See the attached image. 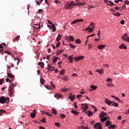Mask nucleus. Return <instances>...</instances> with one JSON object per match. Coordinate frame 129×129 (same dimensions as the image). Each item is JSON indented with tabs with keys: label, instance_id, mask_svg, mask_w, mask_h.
<instances>
[{
	"label": "nucleus",
	"instance_id": "nucleus-36",
	"mask_svg": "<svg viewBox=\"0 0 129 129\" xmlns=\"http://www.w3.org/2000/svg\"><path fill=\"white\" fill-rule=\"evenodd\" d=\"M66 71L65 70H62L61 71H59L60 74H61V75H63L65 74Z\"/></svg>",
	"mask_w": 129,
	"mask_h": 129
},
{
	"label": "nucleus",
	"instance_id": "nucleus-37",
	"mask_svg": "<svg viewBox=\"0 0 129 129\" xmlns=\"http://www.w3.org/2000/svg\"><path fill=\"white\" fill-rule=\"evenodd\" d=\"M40 82H41V84H44V83H45V80H44V79L43 78H40Z\"/></svg>",
	"mask_w": 129,
	"mask_h": 129
},
{
	"label": "nucleus",
	"instance_id": "nucleus-3",
	"mask_svg": "<svg viewBox=\"0 0 129 129\" xmlns=\"http://www.w3.org/2000/svg\"><path fill=\"white\" fill-rule=\"evenodd\" d=\"M10 102V98L2 96L0 97V103L2 104L4 103H9Z\"/></svg>",
	"mask_w": 129,
	"mask_h": 129
},
{
	"label": "nucleus",
	"instance_id": "nucleus-63",
	"mask_svg": "<svg viewBox=\"0 0 129 129\" xmlns=\"http://www.w3.org/2000/svg\"><path fill=\"white\" fill-rule=\"evenodd\" d=\"M125 5H129V1L126 0L124 1Z\"/></svg>",
	"mask_w": 129,
	"mask_h": 129
},
{
	"label": "nucleus",
	"instance_id": "nucleus-19",
	"mask_svg": "<svg viewBox=\"0 0 129 129\" xmlns=\"http://www.w3.org/2000/svg\"><path fill=\"white\" fill-rule=\"evenodd\" d=\"M119 48H120V49H124V50H126L127 49L126 46L123 45V44H122L121 45H120L119 46Z\"/></svg>",
	"mask_w": 129,
	"mask_h": 129
},
{
	"label": "nucleus",
	"instance_id": "nucleus-49",
	"mask_svg": "<svg viewBox=\"0 0 129 129\" xmlns=\"http://www.w3.org/2000/svg\"><path fill=\"white\" fill-rule=\"evenodd\" d=\"M83 19H77V23H80V22H83Z\"/></svg>",
	"mask_w": 129,
	"mask_h": 129
},
{
	"label": "nucleus",
	"instance_id": "nucleus-42",
	"mask_svg": "<svg viewBox=\"0 0 129 129\" xmlns=\"http://www.w3.org/2000/svg\"><path fill=\"white\" fill-rule=\"evenodd\" d=\"M68 60H69V61H73V55H72L70 56H69L68 57Z\"/></svg>",
	"mask_w": 129,
	"mask_h": 129
},
{
	"label": "nucleus",
	"instance_id": "nucleus-25",
	"mask_svg": "<svg viewBox=\"0 0 129 129\" xmlns=\"http://www.w3.org/2000/svg\"><path fill=\"white\" fill-rule=\"evenodd\" d=\"M61 38V34H58L57 37H56V41H57V42L60 41Z\"/></svg>",
	"mask_w": 129,
	"mask_h": 129
},
{
	"label": "nucleus",
	"instance_id": "nucleus-47",
	"mask_svg": "<svg viewBox=\"0 0 129 129\" xmlns=\"http://www.w3.org/2000/svg\"><path fill=\"white\" fill-rule=\"evenodd\" d=\"M112 105H113V106H114L115 107H117L118 106V104H117V103H114L112 104Z\"/></svg>",
	"mask_w": 129,
	"mask_h": 129
},
{
	"label": "nucleus",
	"instance_id": "nucleus-60",
	"mask_svg": "<svg viewBox=\"0 0 129 129\" xmlns=\"http://www.w3.org/2000/svg\"><path fill=\"white\" fill-rule=\"evenodd\" d=\"M81 128L82 129H88V127H85L84 126H81Z\"/></svg>",
	"mask_w": 129,
	"mask_h": 129
},
{
	"label": "nucleus",
	"instance_id": "nucleus-22",
	"mask_svg": "<svg viewBox=\"0 0 129 129\" xmlns=\"http://www.w3.org/2000/svg\"><path fill=\"white\" fill-rule=\"evenodd\" d=\"M90 87L92 89V90H90L91 91H92V90H95V89L97 88V86H94V85H92V86H91Z\"/></svg>",
	"mask_w": 129,
	"mask_h": 129
},
{
	"label": "nucleus",
	"instance_id": "nucleus-55",
	"mask_svg": "<svg viewBox=\"0 0 129 129\" xmlns=\"http://www.w3.org/2000/svg\"><path fill=\"white\" fill-rule=\"evenodd\" d=\"M62 91H63V92H66V91H67V90H68V89H67V88H62Z\"/></svg>",
	"mask_w": 129,
	"mask_h": 129
},
{
	"label": "nucleus",
	"instance_id": "nucleus-38",
	"mask_svg": "<svg viewBox=\"0 0 129 129\" xmlns=\"http://www.w3.org/2000/svg\"><path fill=\"white\" fill-rule=\"evenodd\" d=\"M52 113H53V114H57V110H55V109H52Z\"/></svg>",
	"mask_w": 129,
	"mask_h": 129
},
{
	"label": "nucleus",
	"instance_id": "nucleus-28",
	"mask_svg": "<svg viewBox=\"0 0 129 129\" xmlns=\"http://www.w3.org/2000/svg\"><path fill=\"white\" fill-rule=\"evenodd\" d=\"M30 116L32 118H34V117H36V114L35 113L32 112L30 113Z\"/></svg>",
	"mask_w": 129,
	"mask_h": 129
},
{
	"label": "nucleus",
	"instance_id": "nucleus-56",
	"mask_svg": "<svg viewBox=\"0 0 129 129\" xmlns=\"http://www.w3.org/2000/svg\"><path fill=\"white\" fill-rule=\"evenodd\" d=\"M9 83H12V81H10V79L9 78L6 79V82H9Z\"/></svg>",
	"mask_w": 129,
	"mask_h": 129
},
{
	"label": "nucleus",
	"instance_id": "nucleus-9",
	"mask_svg": "<svg viewBox=\"0 0 129 129\" xmlns=\"http://www.w3.org/2000/svg\"><path fill=\"white\" fill-rule=\"evenodd\" d=\"M104 116H107V114L106 112H104V111H102L100 113V117L102 118L104 117Z\"/></svg>",
	"mask_w": 129,
	"mask_h": 129
},
{
	"label": "nucleus",
	"instance_id": "nucleus-27",
	"mask_svg": "<svg viewBox=\"0 0 129 129\" xmlns=\"http://www.w3.org/2000/svg\"><path fill=\"white\" fill-rule=\"evenodd\" d=\"M105 45H100L98 47V49H99L100 50H102V49H103V48H105Z\"/></svg>",
	"mask_w": 129,
	"mask_h": 129
},
{
	"label": "nucleus",
	"instance_id": "nucleus-12",
	"mask_svg": "<svg viewBox=\"0 0 129 129\" xmlns=\"http://www.w3.org/2000/svg\"><path fill=\"white\" fill-rule=\"evenodd\" d=\"M105 102L108 104V105H110L111 104V103H112L113 102V101H110L108 99L106 98L105 99Z\"/></svg>",
	"mask_w": 129,
	"mask_h": 129
},
{
	"label": "nucleus",
	"instance_id": "nucleus-54",
	"mask_svg": "<svg viewBox=\"0 0 129 129\" xmlns=\"http://www.w3.org/2000/svg\"><path fill=\"white\" fill-rule=\"evenodd\" d=\"M93 8H94V7L92 6L91 5H89L88 6V10H91V9H93Z\"/></svg>",
	"mask_w": 129,
	"mask_h": 129
},
{
	"label": "nucleus",
	"instance_id": "nucleus-51",
	"mask_svg": "<svg viewBox=\"0 0 129 129\" xmlns=\"http://www.w3.org/2000/svg\"><path fill=\"white\" fill-rule=\"evenodd\" d=\"M42 13H43V10L40 9L38 10L37 14H42Z\"/></svg>",
	"mask_w": 129,
	"mask_h": 129
},
{
	"label": "nucleus",
	"instance_id": "nucleus-58",
	"mask_svg": "<svg viewBox=\"0 0 129 129\" xmlns=\"http://www.w3.org/2000/svg\"><path fill=\"white\" fill-rule=\"evenodd\" d=\"M54 3H55V4H59V3H60V1H58V0H55V1H54Z\"/></svg>",
	"mask_w": 129,
	"mask_h": 129
},
{
	"label": "nucleus",
	"instance_id": "nucleus-24",
	"mask_svg": "<svg viewBox=\"0 0 129 129\" xmlns=\"http://www.w3.org/2000/svg\"><path fill=\"white\" fill-rule=\"evenodd\" d=\"M100 120L102 122H104V121L107 120V117H104L103 118H101Z\"/></svg>",
	"mask_w": 129,
	"mask_h": 129
},
{
	"label": "nucleus",
	"instance_id": "nucleus-15",
	"mask_svg": "<svg viewBox=\"0 0 129 129\" xmlns=\"http://www.w3.org/2000/svg\"><path fill=\"white\" fill-rule=\"evenodd\" d=\"M54 97H55V98H57V99H59L61 97H62V96L61 94L56 93L54 95Z\"/></svg>",
	"mask_w": 129,
	"mask_h": 129
},
{
	"label": "nucleus",
	"instance_id": "nucleus-14",
	"mask_svg": "<svg viewBox=\"0 0 129 129\" xmlns=\"http://www.w3.org/2000/svg\"><path fill=\"white\" fill-rule=\"evenodd\" d=\"M3 45L4 46H6V43H3L1 44H0V52H4V46H3Z\"/></svg>",
	"mask_w": 129,
	"mask_h": 129
},
{
	"label": "nucleus",
	"instance_id": "nucleus-13",
	"mask_svg": "<svg viewBox=\"0 0 129 129\" xmlns=\"http://www.w3.org/2000/svg\"><path fill=\"white\" fill-rule=\"evenodd\" d=\"M76 95H72V94L71 95V96H70L68 98L69 99H70V100H71V101H74V99L76 97Z\"/></svg>",
	"mask_w": 129,
	"mask_h": 129
},
{
	"label": "nucleus",
	"instance_id": "nucleus-32",
	"mask_svg": "<svg viewBox=\"0 0 129 129\" xmlns=\"http://www.w3.org/2000/svg\"><path fill=\"white\" fill-rule=\"evenodd\" d=\"M20 35L17 36L15 39H13V42H15V41H19L20 40Z\"/></svg>",
	"mask_w": 129,
	"mask_h": 129
},
{
	"label": "nucleus",
	"instance_id": "nucleus-52",
	"mask_svg": "<svg viewBox=\"0 0 129 129\" xmlns=\"http://www.w3.org/2000/svg\"><path fill=\"white\" fill-rule=\"evenodd\" d=\"M40 121H41V122H43L44 123H46V120L45 119V118H43L40 120Z\"/></svg>",
	"mask_w": 129,
	"mask_h": 129
},
{
	"label": "nucleus",
	"instance_id": "nucleus-53",
	"mask_svg": "<svg viewBox=\"0 0 129 129\" xmlns=\"http://www.w3.org/2000/svg\"><path fill=\"white\" fill-rule=\"evenodd\" d=\"M77 23V19L74 20V21L71 22L72 25H73V24H76Z\"/></svg>",
	"mask_w": 129,
	"mask_h": 129
},
{
	"label": "nucleus",
	"instance_id": "nucleus-17",
	"mask_svg": "<svg viewBox=\"0 0 129 129\" xmlns=\"http://www.w3.org/2000/svg\"><path fill=\"white\" fill-rule=\"evenodd\" d=\"M66 38L68 40H71V41H72L73 42L74 41V37H73V36H66Z\"/></svg>",
	"mask_w": 129,
	"mask_h": 129
},
{
	"label": "nucleus",
	"instance_id": "nucleus-20",
	"mask_svg": "<svg viewBox=\"0 0 129 129\" xmlns=\"http://www.w3.org/2000/svg\"><path fill=\"white\" fill-rule=\"evenodd\" d=\"M40 28H41V27L40 26V25L39 24H36L34 26V30H38V29H40Z\"/></svg>",
	"mask_w": 129,
	"mask_h": 129
},
{
	"label": "nucleus",
	"instance_id": "nucleus-31",
	"mask_svg": "<svg viewBox=\"0 0 129 129\" xmlns=\"http://www.w3.org/2000/svg\"><path fill=\"white\" fill-rule=\"evenodd\" d=\"M76 44H81V40L80 39H77L75 40Z\"/></svg>",
	"mask_w": 129,
	"mask_h": 129
},
{
	"label": "nucleus",
	"instance_id": "nucleus-46",
	"mask_svg": "<svg viewBox=\"0 0 129 129\" xmlns=\"http://www.w3.org/2000/svg\"><path fill=\"white\" fill-rule=\"evenodd\" d=\"M70 47H71V48H72L73 49H74V48H76V46H75V45H74L71 43L70 44Z\"/></svg>",
	"mask_w": 129,
	"mask_h": 129
},
{
	"label": "nucleus",
	"instance_id": "nucleus-45",
	"mask_svg": "<svg viewBox=\"0 0 129 129\" xmlns=\"http://www.w3.org/2000/svg\"><path fill=\"white\" fill-rule=\"evenodd\" d=\"M84 90V89L81 90V92H80V94H85V93H86V91L83 92Z\"/></svg>",
	"mask_w": 129,
	"mask_h": 129
},
{
	"label": "nucleus",
	"instance_id": "nucleus-33",
	"mask_svg": "<svg viewBox=\"0 0 129 129\" xmlns=\"http://www.w3.org/2000/svg\"><path fill=\"white\" fill-rule=\"evenodd\" d=\"M115 127V125L113 124H110L108 127V128L110 129V128H114Z\"/></svg>",
	"mask_w": 129,
	"mask_h": 129
},
{
	"label": "nucleus",
	"instance_id": "nucleus-57",
	"mask_svg": "<svg viewBox=\"0 0 129 129\" xmlns=\"http://www.w3.org/2000/svg\"><path fill=\"white\" fill-rule=\"evenodd\" d=\"M55 125L57 126V127H60V123H55Z\"/></svg>",
	"mask_w": 129,
	"mask_h": 129
},
{
	"label": "nucleus",
	"instance_id": "nucleus-62",
	"mask_svg": "<svg viewBox=\"0 0 129 129\" xmlns=\"http://www.w3.org/2000/svg\"><path fill=\"white\" fill-rule=\"evenodd\" d=\"M82 95H77V98L79 99L80 98V97H82Z\"/></svg>",
	"mask_w": 129,
	"mask_h": 129
},
{
	"label": "nucleus",
	"instance_id": "nucleus-2",
	"mask_svg": "<svg viewBox=\"0 0 129 129\" xmlns=\"http://www.w3.org/2000/svg\"><path fill=\"white\" fill-rule=\"evenodd\" d=\"M74 6H75V2L72 1L70 3L69 2H67L64 5V8L66 10H71Z\"/></svg>",
	"mask_w": 129,
	"mask_h": 129
},
{
	"label": "nucleus",
	"instance_id": "nucleus-21",
	"mask_svg": "<svg viewBox=\"0 0 129 129\" xmlns=\"http://www.w3.org/2000/svg\"><path fill=\"white\" fill-rule=\"evenodd\" d=\"M38 65L40 66L41 68H44V67L45 66V64L44 63V62H39L38 63Z\"/></svg>",
	"mask_w": 129,
	"mask_h": 129
},
{
	"label": "nucleus",
	"instance_id": "nucleus-43",
	"mask_svg": "<svg viewBox=\"0 0 129 129\" xmlns=\"http://www.w3.org/2000/svg\"><path fill=\"white\" fill-rule=\"evenodd\" d=\"M6 112V111L4 110L3 109L0 110V115H2V114H4Z\"/></svg>",
	"mask_w": 129,
	"mask_h": 129
},
{
	"label": "nucleus",
	"instance_id": "nucleus-18",
	"mask_svg": "<svg viewBox=\"0 0 129 129\" xmlns=\"http://www.w3.org/2000/svg\"><path fill=\"white\" fill-rule=\"evenodd\" d=\"M52 26L50 28V29H52V30H53V32H56V26L53 24H51Z\"/></svg>",
	"mask_w": 129,
	"mask_h": 129
},
{
	"label": "nucleus",
	"instance_id": "nucleus-59",
	"mask_svg": "<svg viewBox=\"0 0 129 129\" xmlns=\"http://www.w3.org/2000/svg\"><path fill=\"white\" fill-rule=\"evenodd\" d=\"M63 80H64V81H66V80H67V79H68V77L67 76H66L63 78V79H62Z\"/></svg>",
	"mask_w": 129,
	"mask_h": 129
},
{
	"label": "nucleus",
	"instance_id": "nucleus-26",
	"mask_svg": "<svg viewBox=\"0 0 129 129\" xmlns=\"http://www.w3.org/2000/svg\"><path fill=\"white\" fill-rule=\"evenodd\" d=\"M47 68L50 71H54V68L53 67H50V64H48Z\"/></svg>",
	"mask_w": 129,
	"mask_h": 129
},
{
	"label": "nucleus",
	"instance_id": "nucleus-64",
	"mask_svg": "<svg viewBox=\"0 0 129 129\" xmlns=\"http://www.w3.org/2000/svg\"><path fill=\"white\" fill-rule=\"evenodd\" d=\"M45 87H46L47 89H50L51 88V87L50 86H45Z\"/></svg>",
	"mask_w": 129,
	"mask_h": 129
},
{
	"label": "nucleus",
	"instance_id": "nucleus-50",
	"mask_svg": "<svg viewBox=\"0 0 129 129\" xmlns=\"http://www.w3.org/2000/svg\"><path fill=\"white\" fill-rule=\"evenodd\" d=\"M60 117L61 118H65V117H66V116L64 114H60Z\"/></svg>",
	"mask_w": 129,
	"mask_h": 129
},
{
	"label": "nucleus",
	"instance_id": "nucleus-11",
	"mask_svg": "<svg viewBox=\"0 0 129 129\" xmlns=\"http://www.w3.org/2000/svg\"><path fill=\"white\" fill-rule=\"evenodd\" d=\"M7 75L9 78L12 79V81H13L14 79H15V76H14V75H13V74L8 73Z\"/></svg>",
	"mask_w": 129,
	"mask_h": 129
},
{
	"label": "nucleus",
	"instance_id": "nucleus-41",
	"mask_svg": "<svg viewBox=\"0 0 129 129\" xmlns=\"http://www.w3.org/2000/svg\"><path fill=\"white\" fill-rule=\"evenodd\" d=\"M44 114H46V115H48V116H52V114H50L49 113V112H46L45 111H44Z\"/></svg>",
	"mask_w": 129,
	"mask_h": 129
},
{
	"label": "nucleus",
	"instance_id": "nucleus-44",
	"mask_svg": "<svg viewBox=\"0 0 129 129\" xmlns=\"http://www.w3.org/2000/svg\"><path fill=\"white\" fill-rule=\"evenodd\" d=\"M36 4L40 5L42 2H43V0H36Z\"/></svg>",
	"mask_w": 129,
	"mask_h": 129
},
{
	"label": "nucleus",
	"instance_id": "nucleus-61",
	"mask_svg": "<svg viewBox=\"0 0 129 129\" xmlns=\"http://www.w3.org/2000/svg\"><path fill=\"white\" fill-rule=\"evenodd\" d=\"M120 24H121V25H123L124 24V20H122L120 21Z\"/></svg>",
	"mask_w": 129,
	"mask_h": 129
},
{
	"label": "nucleus",
	"instance_id": "nucleus-35",
	"mask_svg": "<svg viewBox=\"0 0 129 129\" xmlns=\"http://www.w3.org/2000/svg\"><path fill=\"white\" fill-rule=\"evenodd\" d=\"M112 15H113L114 16H116V17H119L121 14L117 12L116 13H113Z\"/></svg>",
	"mask_w": 129,
	"mask_h": 129
},
{
	"label": "nucleus",
	"instance_id": "nucleus-30",
	"mask_svg": "<svg viewBox=\"0 0 129 129\" xmlns=\"http://www.w3.org/2000/svg\"><path fill=\"white\" fill-rule=\"evenodd\" d=\"M111 123V122L110 120H107L106 123H105V125L106 126H108L109 124Z\"/></svg>",
	"mask_w": 129,
	"mask_h": 129
},
{
	"label": "nucleus",
	"instance_id": "nucleus-29",
	"mask_svg": "<svg viewBox=\"0 0 129 129\" xmlns=\"http://www.w3.org/2000/svg\"><path fill=\"white\" fill-rule=\"evenodd\" d=\"M84 5H85V3H82V2H79L76 4V6H84Z\"/></svg>",
	"mask_w": 129,
	"mask_h": 129
},
{
	"label": "nucleus",
	"instance_id": "nucleus-4",
	"mask_svg": "<svg viewBox=\"0 0 129 129\" xmlns=\"http://www.w3.org/2000/svg\"><path fill=\"white\" fill-rule=\"evenodd\" d=\"M90 27H88L86 29H83L84 31H88L89 33H91V32H93V30H94V23H91Z\"/></svg>",
	"mask_w": 129,
	"mask_h": 129
},
{
	"label": "nucleus",
	"instance_id": "nucleus-5",
	"mask_svg": "<svg viewBox=\"0 0 129 129\" xmlns=\"http://www.w3.org/2000/svg\"><path fill=\"white\" fill-rule=\"evenodd\" d=\"M121 38L123 41L129 42V37L127 36V34H124L123 35L121 36Z\"/></svg>",
	"mask_w": 129,
	"mask_h": 129
},
{
	"label": "nucleus",
	"instance_id": "nucleus-34",
	"mask_svg": "<svg viewBox=\"0 0 129 129\" xmlns=\"http://www.w3.org/2000/svg\"><path fill=\"white\" fill-rule=\"evenodd\" d=\"M60 51H57L56 53V56H59L60 54H61V53H62V52H63V50H60Z\"/></svg>",
	"mask_w": 129,
	"mask_h": 129
},
{
	"label": "nucleus",
	"instance_id": "nucleus-39",
	"mask_svg": "<svg viewBox=\"0 0 129 129\" xmlns=\"http://www.w3.org/2000/svg\"><path fill=\"white\" fill-rule=\"evenodd\" d=\"M96 72H98V73H99V74H103V71H102L100 70H99V69L96 70Z\"/></svg>",
	"mask_w": 129,
	"mask_h": 129
},
{
	"label": "nucleus",
	"instance_id": "nucleus-6",
	"mask_svg": "<svg viewBox=\"0 0 129 129\" xmlns=\"http://www.w3.org/2000/svg\"><path fill=\"white\" fill-rule=\"evenodd\" d=\"M94 128L96 129H102V125H101V123H96L94 125Z\"/></svg>",
	"mask_w": 129,
	"mask_h": 129
},
{
	"label": "nucleus",
	"instance_id": "nucleus-16",
	"mask_svg": "<svg viewBox=\"0 0 129 129\" xmlns=\"http://www.w3.org/2000/svg\"><path fill=\"white\" fill-rule=\"evenodd\" d=\"M85 113H87V114H88V116H92V115H93V112H91V111H86Z\"/></svg>",
	"mask_w": 129,
	"mask_h": 129
},
{
	"label": "nucleus",
	"instance_id": "nucleus-23",
	"mask_svg": "<svg viewBox=\"0 0 129 129\" xmlns=\"http://www.w3.org/2000/svg\"><path fill=\"white\" fill-rule=\"evenodd\" d=\"M72 113H73L74 114H75V115H78L79 114V113L78 111H76L75 110H72L71 111Z\"/></svg>",
	"mask_w": 129,
	"mask_h": 129
},
{
	"label": "nucleus",
	"instance_id": "nucleus-10",
	"mask_svg": "<svg viewBox=\"0 0 129 129\" xmlns=\"http://www.w3.org/2000/svg\"><path fill=\"white\" fill-rule=\"evenodd\" d=\"M105 2L108 5V6H110V7H113V5L114 4L113 3L111 2V1H108V0H105Z\"/></svg>",
	"mask_w": 129,
	"mask_h": 129
},
{
	"label": "nucleus",
	"instance_id": "nucleus-8",
	"mask_svg": "<svg viewBox=\"0 0 129 129\" xmlns=\"http://www.w3.org/2000/svg\"><path fill=\"white\" fill-rule=\"evenodd\" d=\"M84 58V56H79L78 57H75V61L77 62V61H80V60H82V59Z\"/></svg>",
	"mask_w": 129,
	"mask_h": 129
},
{
	"label": "nucleus",
	"instance_id": "nucleus-1",
	"mask_svg": "<svg viewBox=\"0 0 129 129\" xmlns=\"http://www.w3.org/2000/svg\"><path fill=\"white\" fill-rule=\"evenodd\" d=\"M17 86V83H11L10 86L9 87L8 91H9V94L10 97H14L15 96V87Z\"/></svg>",
	"mask_w": 129,
	"mask_h": 129
},
{
	"label": "nucleus",
	"instance_id": "nucleus-7",
	"mask_svg": "<svg viewBox=\"0 0 129 129\" xmlns=\"http://www.w3.org/2000/svg\"><path fill=\"white\" fill-rule=\"evenodd\" d=\"M81 106L82 109H84L83 111H86L87 110V108H88L87 104H82Z\"/></svg>",
	"mask_w": 129,
	"mask_h": 129
},
{
	"label": "nucleus",
	"instance_id": "nucleus-48",
	"mask_svg": "<svg viewBox=\"0 0 129 129\" xmlns=\"http://www.w3.org/2000/svg\"><path fill=\"white\" fill-rule=\"evenodd\" d=\"M106 80L107 82H111V81H112V79L109 78H108Z\"/></svg>",
	"mask_w": 129,
	"mask_h": 129
},
{
	"label": "nucleus",
	"instance_id": "nucleus-40",
	"mask_svg": "<svg viewBox=\"0 0 129 129\" xmlns=\"http://www.w3.org/2000/svg\"><path fill=\"white\" fill-rule=\"evenodd\" d=\"M58 59H59L58 57H55L54 58H53V63H56V62H57V60H58Z\"/></svg>",
	"mask_w": 129,
	"mask_h": 129
}]
</instances>
